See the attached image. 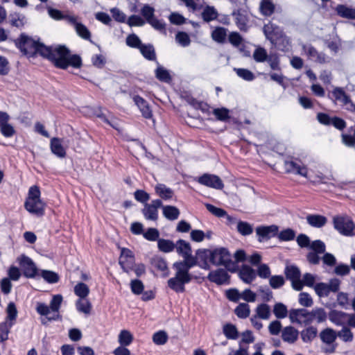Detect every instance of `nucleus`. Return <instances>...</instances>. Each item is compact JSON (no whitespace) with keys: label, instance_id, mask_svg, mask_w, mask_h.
<instances>
[{"label":"nucleus","instance_id":"nucleus-1","mask_svg":"<svg viewBox=\"0 0 355 355\" xmlns=\"http://www.w3.org/2000/svg\"><path fill=\"white\" fill-rule=\"evenodd\" d=\"M41 50L42 56L52 62L58 68L65 69L69 66L80 68L82 65L80 57L71 55L69 50L64 46L55 47L45 46Z\"/></svg>","mask_w":355,"mask_h":355},{"label":"nucleus","instance_id":"nucleus-2","mask_svg":"<svg viewBox=\"0 0 355 355\" xmlns=\"http://www.w3.org/2000/svg\"><path fill=\"white\" fill-rule=\"evenodd\" d=\"M41 50L42 56L52 62L58 68L65 69L69 66L80 68L82 65L80 57L71 55L69 50L64 46L55 47L45 46Z\"/></svg>","mask_w":355,"mask_h":355},{"label":"nucleus","instance_id":"nucleus-3","mask_svg":"<svg viewBox=\"0 0 355 355\" xmlns=\"http://www.w3.org/2000/svg\"><path fill=\"white\" fill-rule=\"evenodd\" d=\"M175 270V276L168 280V286L176 293L184 291V284L191 282V275L189 270L184 263H174L173 265Z\"/></svg>","mask_w":355,"mask_h":355},{"label":"nucleus","instance_id":"nucleus-4","mask_svg":"<svg viewBox=\"0 0 355 355\" xmlns=\"http://www.w3.org/2000/svg\"><path fill=\"white\" fill-rule=\"evenodd\" d=\"M24 206L31 214L37 216L44 215L45 204L40 198V191L38 187L33 186L29 189Z\"/></svg>","mask_w":355,"mask_h":355},{"label":"nucleus","instance_id":"nucleus-5","mask_svg":"<svg viewBox=\"0 0 355 355\" xmlns=\"http://www.w3.org/2000/svg\"><path fill=\"white\" fill-rule=\"evenodd\" d=\"M16 46L26 55L33 56L36 53L42 55V49L45 47L43 44L37 42L32 38L25 35H21L20 37L15 40Z\"/></svg>","mask_w":355,"mask_h":355},{"label":"nucleus","instance_id":"nucleus-6","mask_svg":"<svg viewBox=\"0 0 355 355\" xmlns=\"http://www.w3.org/2000/svg\"><path fill=\"white\" fill-rule=\"evenodd\" d=\"M211 253L213 264L224 266L231 272H234L236 270L237 265L232 260L231 254L226 248H216L211 250Z\"/></svg>","mask_w":355,"mask_h":355},{"label":"nucleus","instance_id":"nucleus-7","mask_svg":"<svg viewBox=\"0 0 355 355\" xmlns=\"http://www.w3.org/2000/svg\"><path fill=\"white\" fill-rule=\"evenodd\" d=\"M175 248L177 252L184 258L183 261L177 263H184L189 268L196 266L195 260L191 255V245L188 242L180 239L177 241Z\"/></svg>","mask_w":355,"mask_h":355},{"label":"nucleus","instance_id":"nucleus-8","mask_svg":"<svg viewBox=\"0 0 355 355\" xmlns=\"http://www.w3.org/2000/svg\"><path fill=\"white\" fill-rule=\"evenodd\" d=\"M334 228L345 236L352 234L354 224L347 216H336L333 219Z\"/></svg>","mask_w":355,"mask_h":355},{"label":"nucleus","instance_id":"nucleus-9","mask_svg":"<svg viewBox=\"0 0 355 355\" xmlns=\"http://www.w3.org/2000/svg\"><path fill=\"white\" fill-rule=\"evenodd\" d=\"M141 14L155 29L166 33L165 24L155 17V9L146 4L141 9Z\"/></svg>","mask_w":355,"mask_h":355},{"label":"nucleus","instance_id":"nucleus-10","mask_svg":"<svg viewBox=\"0 0 355 355\" xmlns=\"http://www.w3.org/2000/svg\"><path fill=\"white\" fill-rule=\"evenodd\" d=\"M284 273L288 279L291 282L293 289L301 291L303 288V284L301 281V272L300 269L295 266H287Z\"/></svg>","mask_w":355,"mask_h":355},{"label":"nucleus","instance_id":"nucleus-11","mask_svg":"<svg viewBox=\"0 0 355 355\" xmlns=\"http://www.w3.org/2000/svg\"><path fill=\"white\" fill-rule=\"evenodd\" d=\"M119 263L123 270L129 273L135 263L134 253L128 248H121Z\"/></svg>","mask_w":355,"mask_h":355},{"label":"nucleus","instance_id":"nucleus-12","mask_svg":"<svg viewBox=\"0 0 355 355\" xmlns=\"http://www.w3.org/2000/svg\"><path fill=\"white\" fill-rule=\"evenodd\" d=\"M289 319L292 323L299 324H309L311 323L310 311L304 309L290 310Z\"/></svg>","mask_w":355,"mask_h":355},{"label":"nucleus","instance_id":"nucleus-13","mask_svg":"<svg viewBox=\"0 0 355 355\" xmlns=\"http://www.w3.org/2000/svg\"><path fill=\"white\" fill-rule=\"evenodd\" d=\"M302 49L308 58L319 64H325L329 62V57L322 52H319L311 44H303Z\"/></svg>","mask_w":355,"mask_h":355},{"label":"nucleus","instance_id":"nucleus-14","mask_svg":"<svg viewBox=\"0 0 355 355\" xmlns=\"http://www.w3.org/2000/svg\"><path fill=\"white\" fill-rule=\"evenodd\" d=\"M18 261L25 277L33 278L36 275L37 272V267L29 257L21 255L18 258Z\"/></svg>","mask_w":355,"mask_h":355},{"label":"nucleus","instance_id":"nucleus-15","mask_svg":"<svg viewBox=\"0 0 355 355\" xmlns=\"http://www.w3.org/2000/svg\"><path fill=\"white\" fill-rule=\"evenodd\" d=\"M198 182L205 186L211 187L216 189H222L223 188V183L221 179L212 174L205 173L198 178Z\"/></svg>","mask_w":355,"mask_h":355},{"label":"nucleus","instance_id":"nucleus-16","mask_svg":"<svg viewBox=\"0 0 355 355\" xmlns=\"http://www.w3.org/2000/svg\"><path fill=\"white\" fill-rule=\"evenodd\" d=\"M263 31L266 38L272 44H276L277 40L284 36V33L281 28L271 22L266 24L263 26Z\"/></svg>","mask_w":355,"mask_h":355},{"label":"nucleus","instance_id":"nucleus-17","mask_svg":"<svg viewBox=\"0 0 355 355\" xmlns=\"http://www.w3.org/2000/svg\"><path fill=\"white\" fill-rule=\"evenodd\" d=\"M196 265H199L204 269H209V262L212 263V253L209 250H198L196 257H193Z\"/></svg>","mask_w":355,"mask_h":355},{"label":"nucleus","instance_id":"nucleus-18","mask_svg":"<svg viewBox=\"0 0 355 355\" xmlns=\"http://www.w3.org/2000/svg\"><path fill=\"white\" fill-rule=\"evenodd\" d=\"M162 202L160 200H155L150 204H146L142 212L147 220H156L157 219V209L161 207Z\"/></svg>","mask_w":355,"mask_h":355},{"label":"nucleus","instance_id":"nucleus-19","mask_svg":"<svg viewBox=\"0 0 355 355\" xmlns=\"http://www.w3.org/2000/svg\"><path fill=\"white\" fill-rule=\"evenodd\" d=\"M278 227L272 225L270 226H259L256 228V233L259 236V241H261L263 239H269L271 237L277 236Z\"/></svg>","mask_w":355,"mask_h":355},{"label":"nucleus","instance_id":"nucleus-20","mask_svg":"<svg viewBox=\"0 0 355 355\" xmlns=\"http://www.w3.org/2000/svg\"><path fill=\"white\" fill-rule=\"evenodd\" d=\"M208 279L217 284H229L230 276L223 269H217L211 271L208 275Z\"/></svg>","mask_w":355,"mask_h":355},{"label":"nucleus","instance_id":"nucleus-21","mask_svg":"<svg viewBox=\"0 0 355 355\" xmlns=\"http://www.w3.org/2000/svg\"><path fill=\"white\" fill-rule=\"evenodd\" d=\"M285 170L287 173H295L304 177H306L308 170L306 166H302L300 163L295 161H285L284 162Z\"/></svg>","mask_w":355,"mask_h":355},{"label":"nucleus","instance_id":"nucleus-22","mask_svg":"<svg viewBox=\"0 0 355 355\" xmlns=\"http://www.w3.org/2000/svg\"><path fill=\"white\" fill-rule=\"evenodd\" d=\"M282 338L284 342L294 344L298 339L299 331L292 326H288L282 330Z\"/></svg>","mask_w":355,"mask_h":355},{"label":"nucleus","instance_id":"nucleus-23","mask_svg":"<svg viewBox=\"0 0 355 355\" xmlns=\"http://www.w3.org/2000/svg\"><path fill=\"white\" fill-rule=\"evenodd\" d=\"M333 98L336 102H338L344 105H349L351 107V104L353 103L349 95L345 92L342 87H335L332 92Z\"/></svg>","mask_w":355,"mask_h":355},{"label":"nucleus","instance_id":"nucleus-24","mask_svg":"<svg viewBox=\"0 0 355 355\" xmlns=\"http://www.w3.org/2000/svg\"><path fill=\"white\" fill-rule=\"evenodd\" d=\"M239 276L246 284H251L256 278L255 270L248 265L241 266L239 271Z\"/></svg>","mask_w":355,"mask_h":355},{"label":"nucleus","instance_id":"nucleus-25","mask_svg":"<svg viewBox=\"0 0 355 355\" xmlns=\"http://www.w3.org/2000/svg\"><path fill=\"white\" fill-rule=\"evenodd\" d=\"M133 101L137 106L140 110L144 117L146 119H150L153 116L152 111L149 107L148 103L141 97L139 96H135Z\"/></svg>","mask_w":355,"mask_h":355},{"label":"nucleus","instance_id":"nucleus-26","mask_svg":"<svg viewBox=\"0 0 355 355\" xmlns=\"http://www.w3.org/2000/svg\"><path fill=\"white\" fill-rule=\"evenodd\" d=\"M336 14L343 18L355 19V8L343 4H338L335 8Z\"/></svg>","mask_w":355,"mask_h":355},{"label":"nucleus","instance_id":"nucleus-27","mask_svg":"<svg viewBox=\"0 0 355 355\" xmlns=\"http://www.w3.org/2000/svg\"><path fill=\"white\" fill-rule=\"evenodd\" d=\"M348 315L343 311H333L329 314V319L335 324L344 327L347 322Z\"/></svg>","mask_w":355,"mask_h":355},{"label":"nucleus","instance_id":"nucleus-28","mask_svg":"<svg viewBox=\"0 0 355 355\" xmlns=\"http://www.w3.org/2000/svg\"><path fill=\"white\" fill-rule=\"evenodd\" d=\"M320 338L327 345H331L334 343L337 333L331 328H326L320 333Z\"/></svg>","mask_w":355,"mask_h":355},{"label":"nucleus","instance_id":"nucleus-29","mask_svg":"<svg viewBox=\"0 0 355 355\" xmlns=\"http://www.w3.org/2000/svg\"><path fill=\"white\" fill-rule=\"evenodd\" d=\"M306 220L311 226L320 228L327 223V219L322 215L309 214L306 216Z\"/></svg>","mask_w":355,"mask_h":355},{"label":"nucleus","instance_id":"nucleus-30","mask_svg":"<svg viewBox=\"0 0 355 355\" xmlns=\"http://www.w3.org/2000/svg\"><path fill=\"white\" fill-rule=\"evenodd\" d=\"M51 150L53 154L59 157H64L66 155L65 149L62 145L61 139L54 137L51 140Z\"/></svg>","mask_w":355,"mask_h":355},{"label":"nucleus","instance_id":"nucleus-31","mask_svg":"<svg viewBox=\"0 0 355 355\" xmlns=\"http://www.w3.org/2000/svg\"><path fill=\"white\" fill-rule=\"evenodd\" d=\"M259 10L262 15L269 17L275 10V5L272 0H261L259 5Z\"/></svg>","mask_w":355,"mask_h":355},{"label":"nucleus","instance_id":"nucleus-32","mask_svg":"<svg viewBox=\"0 0 355 355\" xmlns=\"http://www.w3.org/2000/svg\"><path fill=\"white\" fill-rule=\"evenodd\" d=\"M318 329L316 327L310 326L300 332V336L304 343H309L317 336Z\"/></svg>","mask_w":355,"mask_h":355},{"label":"nucleus","instance_id":"nucleus-33","mask_svg":"<svg viewBox=\"0 0 355 355\" xmlns=\"http://www.w3.org/2000/svg\"><path fill=\"white\" fill-rule=\"evenodd\" d=\"M76 307L79 312L88 315L91 312L92 306L87 297H83L76 300Z\"/></svg>","mask_w":355,"mask_h":355},{"label":"nucleus","instance_id":"nucleus-34","mask_svg":"<svg viewBox=\"0 0 355 355\" xmlns=\"http://www.w3.org/2000/svg\"><path fill=\"white\" fill-rule=\"evenodd\" d=\"M62 301V297L60 295H54L50 303V309L51 310L54 312L53 316H49L47 318L49 320H55L57 318H58V311L59 310V308L60 306V304Z\"/></svg>","mask_w":355,"mask_h":355},{"label":"nucleus","instance_id":"nucleus-35","mask_svg":"<svg viewBox=\"0 0 355 355\" xmlns=\"http://www.w3.org/2000/svg\"><path fill=\"white\" fill-rule=\"evenodd\" d=\"M311 323L315 320L318 323L324 322L327 318V313L322 308H315L310 311Z\"/></svg>","mask_w":355,"mask_h":355},{"label":"nucleus","instance_id":"nucleus-36","mask_svg":"<svg viewBox=\"0 0 355 355\" xmlns=\"http://www.w3.org/2000/svg\"><path fill=\"white\" fill-rule=\"evenodd\" d=\"M155 191L164 200H169L173 196V190L163 184H158L155 187Z\"/></svg>","mask_w":355,"mask_h":355},{"label":"nucleus","instance_id":"nucleus-37","mask_svg":"<svg viewBox=\"0 0 355 355\" xmlns=\"http://www.w3.org/2000/svg\"><path fill=\"white\" fill-rule=\"evenodd\" d=\"M150 264L154 268H157V270L162 271V272H167L168 271V267L167 263L166 261L158 256H155L150 259ZM168 275V272H166L164 274L165 276Z\"/></svg>","mask_w":355,"mask_h":355},{"label":"nucleus","instance_id":"nucleus-38","mask_svg":"<svg viewBox=\"0 0 355 355\" xmlns=\"http://www.w3.org/2000/svg\"><path fill=\"white\" fill-rule=\"evenodd\" d=\"M218 15V12L215 8L209 6H206L202 12V19L206 22L216 19Z\"/></svg>","mask_w":355,"mask_h":355},{"label":"nucleus","instance_id":"nucleus-39","mask_svg":"<svg viewBox=\"0 0 355 355\" xmlns=\"http://www.w3.org/2000/svg\"><path fill=\"white\" fill-rule=\"evenodd\" d=\"M74 293L78 298L87 297L89 294V286L83 282H78L73 288Z\"/></svg>","mask_w":355,"mask_h":355},{"label":"nucleus","instance_id":"nucleus-40","mask_svg":"<svg viewBox=\"0 0 355 355\" xmlns=\"http://www.w3.org/2000/svg\"><path fill=\"white\" fill-rule=\"evenodd\" d=\"M236 230L243 236H248L253 232V226L248 222L238 220Z\"/></svg>","mask_w":355,"mask_h":355},{"label":"nucleus","instance_id":"nucleus-41","mask_svg":"<svg viewBox=\"0 0 355 355\" xmlns=\"http://www.w3.org/2000/svg\"><path fill=\"white\" fill-rule=\"evenodd\" d=\"M118 341L121 346H128L133 341V336L130 331L123 329L119 334Z\"/></svg>","mask_w":355,"mask_h":355},{"label":"nucleus","instance_id":"nucleus-42","mask_svg":"<svg viewBox=\"0 0 355 355\" xmlns=\"http://www.w3.org/2000/svg\"><path fill=\"white\" fill-rule=\"evenodd\" d=\"M163 214L167 219L174 220L178 218L180 215V211L177 207L174 206H164Z\"/></svg>","mask_w":355,"mask_h":355},{"label":"nucleus","instance_id":"nucleus-43","mask_svg":"<svg viewBox=\"0 0 355 355\" xmlns=\"http://www.w3.org/2000/svg\"><path fill=\"white\" fill-rule=\"evenodd\" d=\"M223 331L228 339L235 340L239 337V332L235 325L226 324L223 326Z\"/></svg>","mask_w":355,"mask_h":355},{"label":"nucleus","instance_id":"nucleus-44","mask_svg":"<svg viewBox=\"0 0 355 355\" xmlns=\"http://www.w3.org/2000/svg\"><path fill=\"white\" fill-rule=\"evenodd\" d=\"M336 333L337 337L340 338L345 343H350L354 339V334L348 327L344 326L341 330Z\"/></svg>","mask_w":355,"mask_h":355},{"label":"nucleus","instance_id":"nucleus-45","mask_svg":"<svg viewBox=\"0 0 355 355\" xmlns=\"http://www.w3.org/2000/svg\"><path fill=\"white\" fill-rule=\"evenodd\" d=\"M256 313L258 318L268 320L270 316V306L266 304H261L257 307Z\"/></svg>","mask_w":355,"mask_h":355},{"label":"nucleus","instance_id":"nucleus-46","mask_svg":"<svg viewBox=\"0 0 355 355\" xmlns=\"http://www.w3.org/2000/svg\"><path fill=\"white\" fill-rule=\"evenodd\" d=\"M140 52L148 60H153L155 59V53L154 48L150 44H141L139 49Z\"/></svg>","mask_w":355,"mask_h":355},{"label":"nucleus","instance_id":"nucleus-47","mask_svg":"<svg viewBox=\"0 0 355 355\" xmlns=\"http://www.w3.org/2000/svg\"><path fill=\"white\" fill-rule=\"evenodd\" d=\"M235 314L240 318H246L250 313V309L248 304L241 303L234 310Z\"/></svg>","mask_w":355,"mask_h":355},{"label":"nucleus","instance_id":"nucleus-48","mask_svg":"<svg viewBox=\"0 0 355 355\" xmlns=\"http://www.w3.org/2000/svg\"><path fill=\"white\" fill-rule=\"evenodd\" d=\"M295 235H296L295 232L291 228H287L286 230H284L281 231L279 233L277 232V234L279 240L282 241H292L295 239Z\"/></svg>","mask_w":355,"mask_h":355},{"label":"nucleus","instance_id":"nucleus-49","mask_svg":"<svg viewBox=\"0 0 355 355\" xmlns=\"http://www.w3.org/2000/svg\"><path fill=\"white\" fill-rule=\"evenodd\" d=\"M266 50L262 47H257L252 55L254 60L257 62H263L268 58Z\"/></svg>","mask_w":355,"mask_h":355},{"label":"nucleus","instance_id":"nucleus-50","mask_svg":"<svg viewBox=\"0 0 355 355\" xmlns=\"http://www.w3.org/2000/svg\"><path fill=\"white\" fill-rule=\"evenodd\" d=\"M273 313L276 318L279 319L284 318L288 315L287 307L281 302L277 303L274 306Z\"/></svg>","mask_w":355,"mask_h":355},{"label":"nucleus","instance_id":"nucleus-51","mask_svg":"<svg viewBox=\"0 0 355 355\" xmlns=\"http://www.w3.org/2000/svg\"><path fill=\"white\" fill-rule=\"evenodd\" d=\"M155 76L160 81L168 83L171 80V77L168 71L163 67H158L155 70Z\"/></svg>","mask_w":355,"mask_h":355},{"label":"nucleus","instance_id":"nucleus-52","mask_svg":"<svg viewBox=\"0 0 355 355\" xmlns=\"http://www.w3.org/2000/svg\"><path fill=\"white\" fill-rule=\"evenodd\" d=\"M226 29L221 27L216 28L211 33L213 40L219 43L223 42L226 38Z\"/></svg>","mask_w":355,"mask_h":355},{"label":"nucleus","instance_id":"nucleus-53","mask_svg":"<svg viewBox=\"0 0 355 355\" xmlns=\"http://www.w3.org/2000/svg\"><path fill=\"white\" fill-rule=\"evenodd\" d=\"M314 290L320 297H327L330 293L327 284L322 282L316 284Z\"/></svg>","mask_w":355,"mask_h":355},{"label":"nucleus","instance_id":"nucleus-54","mask_svg":"<svg viewBox=\"0 0 355 355\" xmlns=\"http://www.w3.org/2000/svg\"><path fill=\"white\" fill-rule=\"evenodd\" d=\"M7 317L6 321L8 322H15L17 315V310L15 304L13 302H10L6 309Z\"/></svg>","mask_w":355,"mask_h":355},{"label":"nucleus","instance_id":"nucleus-55","mask_svg":"<svg viewBox=\"0 0 355 355\" xmlns=\"http://www.w3.org/2000/svg\"><path fill=\"white\" fill-rule=\"evenodd\" d=\"M284 284L285 280L282 275H273L269 277V284L274 289L281 288Z\"/></svg>","mask_w":355,"mask_h":355},{"label":"nucleus","instance_id":"nucleus-56","mask_svg":"<svg viewBox=\"0 0 355 355\" xmlns=\"http://www.w3.org/2000/svg\"><path fill=\"white\" fill-rule=\"evenodd\" d=\"M175 245L172 241L165 239H159L158 241L159 249L164 252H170L175 249Z\"/></svg>","mask_w":355,"mask_h":355},{"label":"nucleus","instance_id":"nucleus-57","mask_svg":"<svg viewBox=\"0 0 355 355\" xmlns=\"http://www.w3.org/2000/svg\"><path fill=\"white\" fill-rule=\"evenodd\" d=\"M75 30L77 34L85 40H89L91 37V33L88 28L82 23L78 22L75 26Z\"/></svg>","mask_w":355,"mask_h":355},{"label":"nucleus","instance_id":"nucleus-58","mask_svg":"<svg viewBox=\"0 0 355 355\" xmlns=\"http://www.w3.org/2000/svg\"><path fill=\"white\" fill-rule=\"evenodd\" d=\"M13 325V322H8L5 321L4 322L0 323V339L1 341H4L8 339V333L10 329Z\"/></svg>","mask_w":355,"mask_h":355},{"label":"nucleus","instance_id":"nucleus-59","mask_svg":"<svg viewBox=\"0 0 355 355\" xmlns=\"http://www.w3.org/2000/svg\"><path fill=\"white\" fill-rule=\"evenodd\" d=\"M257 275L262 279H268L270 277V269L266 263L259 264L257 269Z\"/></svg>","mask_w":355,"mask_h":355},{"label":"nucleus","instance_id":"nucleus-60","mask_svg":"<svg viewBox=\"0 0 355 355\" xmlns=\"http://www.w3.org/2000/svg\"><path fill=\"white\" fill-rule=\"evenodd\" d=\"M298 302L300 305L304 307H311L313 304L312 297L307 293H300Z\"/></svg>","mask_w":355,"mask_h":355},{"label":"nucleus","instance_id":"nucleus-61","mask_svg":"<svg viewBox=\"0 0 355 355\" xmlns=\"http://www.w3.org/2000/svg\"><path fill=\"white\" fill-rule=\"evenodd\" d=\"M132 292L135 295H140L143 293L144 289V284L141 280L133 279L130 284Z\"/></svg>","mask_w":355,"mask_h":355},{"label":"nucleus","instance_id":"nucleus-62","mask_svg":"<svg viewBox=\"0 0 355 355\" xmlns=\"http://www.w3.org/2000/svg\"><path fill=\"white\" fill-rule=\"evenodd\" d=\"M168 335L164 331H159L154 334L153 340L156 345H164L167 342Z\"/></svg>","mask_w":355,"mask_h":355},{"label":"nucleus","instance_id":"nucleus-63","mask_svg":"<svg viewBox=\"0 0 355 355\" xmlns=\"http://www.w3.org/2000/svg\"><path fill=\"white\" fill-rule=\"evenodd\" d=\"M234 70L239 77L245 80L250 81L254 78L253 73L248 69L234 68Z\"/></svg>","mask_w":355,"mask_h":355},{"label":"nucleus","instance_id":"nucleus-64","mask_svg":"<svg viewBox=\"0 0 355 355\" xmlns=\"http://www.w3.org/2000/svg\"><path fill=\"white\" fill-rule=\"evenodd\" d=\"M126 44L132 48L139 49L142 43L137 35L130 34L126 38Z\"/></svg>","mask_w":355,"mask_h":355}]
</instances>
